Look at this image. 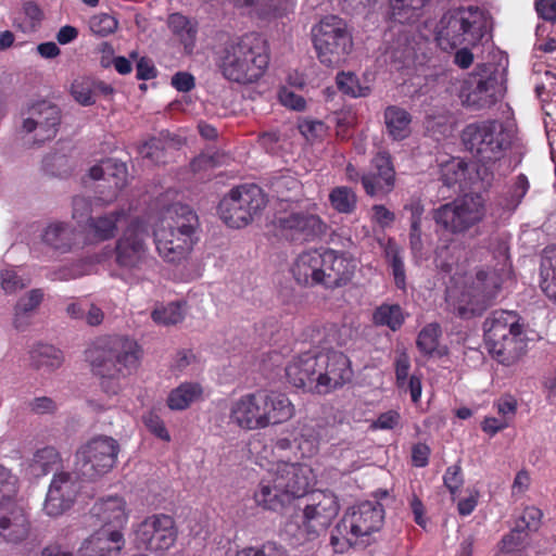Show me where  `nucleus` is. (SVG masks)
Segmentation results:
<instances>
[{
	"instance_id": "aec40b11",
	"label": "nucleus",
	"mask_w": 556,
	"mask_h": 556,
	"mask_svg": "<svg viewBox=\"0 0 556 556\" xmlns=\"http://www.w3.org/2000/svg\"><path fill=\"white\" fill-rule=\"evenodd\" d=\"M269 472L275 476L290 501L304 496L314 481L312 468L300 463L278 462L271 466Z\"/></svg>"
},
{
	"instance_id": "603ef678",
	"label": "nucleus",
	"mask_w": 556,
	"mask_h": 556,
	"mask_svg": "<svg viewBox=\"0 0 556 556\" xmlns=\"http://www.w3.org/2000/svg\"><path fill=\"white\" fill-rule=\"evenodd\" d=\"M20 481L11 469L0 464V505L17 501Z\"/></svg>"
},
{
	"instance_id": "a19ab883",
	"label": "nucleus",
	"mask_w": 556,
	"mask_h": 556,
	"mask_svg": "<svg viewBox=\"0 0 556 556\" xmlns=\"http://www.w3.org/2000/svg\"><path fill=\"white\" fill-rule=\"evenodd\" d=\"M406 316L400 304L382 303L374 311L372 323L395 332L402 328Z\"/></svg>"
},
{
	"instance_id": "f8f14e48",
	"label": "nucleus",
	"mask_w": 556,
	"mask_h": 556,
	"mask_svg": "<svg viewBox=\"0 0 556 556\" xmlns=\"http://www.w3.org/2000/svg\"><path fill=\"white\" fill-rule=\"evenodd\" d=\"M316 210V203L304 202L286 208H276L273 224L287 239L314 241L327 231V225Z\"/></svg>"
},
{
	"instance_id": "412c9836",
	"label": "nucleus",
	"mask_w": 556,
	"mask_h": 556,
	"mask_svg": "<svg viewBox=\"0 0 556 556\" xmlns=\"http://www.w3.org/2000/svg\"><path fill=\"white\" fill-rule=\"evenodd\" d=\"M478 285H465L448 287L446 289V303L450 309L460 318H470L482 315L486 308L485 294L482 288L480 274L477 276Z\"/></svg>"
},
{
	"instance_id": "c85d7f7f",
	"label": "nucleus",
	"mask_w": 556,
	"mask_h": 556,
	"mask_svg": "<svg viewBox=\"0 0 556 556\" xmlns=\"http://www.w3.org/2000/svg\"><path fill=\"white\" fill-rule=\"evenodd\" d=\"M90 513L103 528L108 526L122 528L128 519L126 503L118 496H110L98 501Z\"/></svg>"
},
{
	"instance_id": "f3484780",
	"label": "nucleus",
	"mask_w": 556,
	"mask_h": 556,
	"mask_svg": "<svg viewBox=\"0 0 556 556\" xmlns=\"http://www.w3.org/2000/svg\"><path fill=\"white\" fill-rule=\"evenodd\" d=\"M178 531L175 520L165 514L147 517L135 530L136 544L151 552H166L174 546Z\"/></svg>"
},
{
	"instance_id": "c9c22d12",
	"label": "nucleus",
	"mask_w": 556,
	"mask_h": 556,
	"mask_svg": "<svg viewBox=\"0 0 556 556\" xmlns=\"http://www.w3.org/2000/svg\"><path fill=\"white\" fill-rule=\"evenodd\" d=\"M540 287L544 294L556 303V248L543 251L540 265Z\"/></svg>"
},
{
	"instance_id": "20e7f679",
	"label": "nucleus",
	"mask_w": 556,
	"mask_h": 556,
	"mask_svg": "<svg viewBox=\"0 0 556 556\" xmlns=\"http://www.w3.org/2000/svg\"><path fill=\"white\" fill-rule=\"evenodd\" d=\"M215 63L227 80L240 85L253 84L268 67L267 41L258 33H248L231 39L216 51Z\"/></svg>"
},
{
	"instance_id": "f257e3e1",
	"label": "nucleus",
	"mask_w": 556,
	"mask_h": 556,
	"mask_svg": "<svg viewBox=\"0 0 556 556\" xmlns=\"http://www.w3.org/2000/svg\"><path fill=\"white\" fill-rule=\"evenodd\" d=\"M508 63V55L504 51H489V112L495 116L489 122V163H498L496 170L500 175L515 168L507 155L516 134L514 113L510 105L503 101L507 91Z\"/></svg>"
},
{
	"instance_id": "0eeeda50",
	"label": "nucleus",
	"mask_w": 556,
	"mask_h": 556,
	"mask_svg": "<svg viewBox=\"0 0 556 556\" xmlns=\"http://www.w3.org/2000/svg\"><path fill=\"white\" fill-rule=\"evenodd\" d=\"M489 353L502 365L513 366L527 353L528 326L514 311H494L489 317Z\"/></svg>"
},
{
	"instance_id": "3c124183",
	"label": "nucleus",
	"mask_w": 556,
	"mask_h": 556,
	"mask_svg": "<svg viewBox=\"0 0 556 556\" xmlns=\"http://www.w3.org/2000/svg\"><path fill=\"white\" fill-rule=\"evenodd\" d=\"M329 201L332 208L340 214H352L357 205L355 192L345 186L333 188L329 193Z\"/></svg>"
},
{
	"instance_id": "13d9d810",
	"label": "nucleus",
	"mask_w": 556,
	"mask_h": 556,
	"mask_svg": "<svg viewBox=\"0 0 556 556\" xmlns=\"http://www.w3.org/2000/svg\"><path fill=\"white\" fill-rule=\"evenodd\" d=\"M386 252L387 256L390 258L394 282L399 289L404 290L406 286V276L401 252L393 244H389Z\"/></svg>"
},
{
	"instance_id": "b1692460",
	"label": "nucleus",
	"mask_w": 556,
	"mask_h": 556,
	"mask_svg": "<svg viewBox=\"0 0 556 556\" xmlns=\"http://www.w3.org/2000/svg\"><path fill=\"white\" fill-rule=\"evenodd\" d=\"M355 261L331 249L324 250L323 287L336 289L345 286L354 276Z\"/></svg>"
},
{
	"instance_id": "ddd939ff",
	"label": "nucleus",
	"mask_w": 556,
	"mask_h": 556,
	"mask_svg": "<svg viewBox=\"0 0 556 556\" xmlns=\"http://www.w3.org/2000/svg\"><path fill=\"white\" fill-rule=\"evenodd\" d=\"M485 215L484 198L468 193L432 211V219L439 231L460 235L478 224Z\"/></svg>"
},
{
	"instance_id": "774afa93",
	"label": "nucleus",
	"mask_w": 556,
	"mask_h": 556,
	"mask_svg": "<svg viewBox=\"0 0 556 556\" xmlns=\"http://www.w3.org/2000/svg\"><path fill=\"white\" fill-rule=\"evenodd\" d=\"M410 368V359L405 351H401L397 353L395 358V376H396V386L399 388H404L406 386V380L408 378V371Z\"/></svg>"
},
{
	"instance_id": "37998d69",
	"label": "nucleus",
	"mask_w": 556,
	"mask_h": 556,
	"mask_svg": "<svg viewBox=\"0 0 556 556\" xmlns=\"http://www.w3.org/2000/svg\"><path fill=\"white\" fill-rule=\"evenodd\" d=\"M485 138L486 125L484 123L468 125L462 135L465 148L482 164L484 163V152L486 151Z\"/></svg>"
},
{
	"instance_id": "5fc2aeb1",
	"label": "nucleus",
	"mask_w": 556,
	"mask_h": 556,
	"mask_svg": "<svg viewBox=\"0 0 556 556\" xmlns=\"http://www.w3.org/2000/svg\"><path fill=\"white\" fill-rule=\"evenodd\" d=\"M441 337V327L438 323L426 325L419 332L416 344L425 355H432L438 346Z\"/></svg>"
},
{
	"instance_id": "4be33fe9",
	"label": "nucleus",
	"mask_w": 556,
	"mask_h": 556,
	"mask_svg": "<svg viewBox=\"0 0 556 556\" xmlns=\"http://www.w3.org/2000/svg\"><path fill=\"white\" fill-rule=\"evenodd\" d=\"M79 489L76 476L68 472L54 475L43 504L45 513L51 517L62 515L72 506Z\"/></svg>"
},
{
	"instance_id": "ea45409f",
	"label": "nucleus",
	"mask_w": 556,
	"mask_h": 556,
	"mask_svg": "<svg viewBox=\"0 0 556 556\" xmlns=\"http://www.w3.org/2000/svg\"><path fill=\"white\" fill-rule=\"evenodd\" d=\"M497 417L489 418V435L507 428L514 420L517 410V401L511 395H504L493 405Z\"/></svg>"
},
{
	"instance_id": "393cba45",
	"label": "nucleus",
	"mask_w": 556,
	"mask_h": 556,
	"mask_svg": "<svg viewBox=\"0 0 556 556\" xmlns=\"http://www.w3.org/2000/svg\"><path fill=\"white\" fill-rule=\"evenodd\" d=\"M371 163L375 172L362 176V184L366 193L371 197L389 193L395 181V172L390 155L380 152L372 159Z\"/></svg>"
},
{
	"instance_id": "69168bd1",
	"label": "nucleus",
	"mask_w": 556,
	"mask_h": 556,
	"mask_svg": "<svg viewBox=\"0 0 556 556\" xmlns=\"http://www.w3.org/2000/svg\"><path fill=\"white\" fill-rule=\"evenodd\" d=\"M139 154L153 163H162L164 162L163 142L160 139L152 138L139 148Z\"/></svg>"
},
{
	"instance_id": "6ab92c4d",
	"label": "nucleus",
	"mask_w": 556,
	"mask_h": 556,
	"mask_svg": "<svg viewBox=\"0 0 556 556\" xmlns=\"http://www.w3.org/2000/svg\"><path fill=\"white\" fill-rule=\"evenodd\" d=\"M30 531V515L27 506L21 500L0 505L1 542L18 545L28 539Z\"/></svg>"
},
{
	"instance_id": "7c9ffc66",
	"label": "nucleus",
	"mask_w": 556,
	"mask_h": 556,
	"mask_svg": "<svg viewBox=\"0 0 556 556\" xmlns=\"http://www.w3.org/2000/svg\"><path fill=\"white\" fill-rule=\"evenodd\" d=\"M253 498L255 504L266 510L278 511L290 502L285 491L278 485L269 470L261 479Z\"/></svg>"
},
{
	"instance_id": "e433bc0d",
	"label": "nucleus",
	"mask_w": 556,
	"mask_h": 556,
	"mask_svg": "<svg viewBox=\"0 0 556 556\" xmlns=\"http://www.w3.org/2000/svg\"><path fill=\"white\" fill-rule=\"evenodd\" d=\"M167 25L172 33L177 36L184 45L185 50L191 53L197 41L198 24L187 16L174 13L168 16Z\"/></svg>"
},
{
	"instance_id": "9d476101",
	"label": "nucleus",
	"mask_w": 556,
	"mask_h": 556,
	"mask_svg": "<svg viewBox=\"0 0 556 556\" xmlns=\"http://www.w3.org/2000/svg\"><path fill=\"white\" fill-rule=\"evenodd\" d=\"M483 14L478 8L450 10L437 25L435 40L444 51H452L460 46H475L483 36Z\"/></svg>"
},
{
	"instance_id": "1a4fd4ad",
	"label": "nucleus",
	"mask_w": 556,
	"mask_h": 556,
	"mask_svg": "<svg viewBox=\"0 0 556 556\" xmlns=\"http://www.w3.org/2000/svg\"><path fill=\"white\" fill-rule=\"evenodd\" d=\"M337 496L329 491H315L308 496V503L300 519L290 520L285 526L287 535L293 539V544H304L315 540L325 531L339 513Z\"/></svg>"
},
{
	"instance_id": "2eb2a0df",
	"label": "nucleus",
	"mask_w": 556,
	"mask_h": 556,
	"mask_svg": "<svg viewBox=\"0 0 556 556\" xmlns=\"http://www.w3.org/2000/svg\"><path fill=\"white\" fill-rule=\"evenodd\" d=\"M267 200L256 185L233 188L219 203L220 218L232 228L247 226L265 206Z\"/></svg>"
},
{
	"instance_id": "dca6fc26",
	"label": "nucleus",
	"mask_w": 556,
	"mask_h": 556,
	"mask_svg": "<svg viewBox=\"0 0 556 556\" xmlns=\"http://www.w3.org/2000/svg\"><path fill=\"white\" fill-rule=\"evenodd\" d=\"M118 442L106 435L91 439L76 453V470L87 480H94L108 473L116 464Z\"/></svg>"
},
{
	"instance_id": "bf43d9fd",
	"label": "nucleus",
	"mask_w": 556,
	"mask_h": 556,
	"mask_svg": "<svg viewBox=\"0 0 556 556\" xmlns=\"http://www.w3.org/2000/svg\"><path fill=\"white\" fill-rule=\"evenodd\" d=\"M236 556H290L288 551L275 543L266 542L260 546H249L237 552Z\"/></svg>"
},
{
	"instance_id": "2f4dec72",
	"label": "nucleus",
	"mask_w": 556,
	"mask_h": 556,
	"mask_svg": "<svg viewBox=\"0 0 556 556\" xmlns=\"http://www.w3.org/2000/svg\"><path fill=\"white\" fill-rule=\"evenodd\" d=\"M296 0H233L237 8L260 18H280L291 13Z\"/></svg>"
},
{
	"instance_id": "e2e57ef3",
	"label": "nucleus",
	"mask_w": 556,
	"mask_h": 556,
	"mask_svg": "<svg viewBox=\"0 0 556 556\" xmlns=\"http://www.w3.org/2000/svg\"><path fill=\"white\" fill-rule=\"evenodd\" d=\"M29 283V280L22 277L15 268H5L1 271V285L5 292L13 293Z\"/></svg>"
},
{
	"instance_id": "f704fd0d",
	"label": "nucleus",
	"mask_w": 556,
	"mask_h": 556,
	"mask_svg": "<svg viewBox=\"0 0 556 556\" xmlns=\"http://www.w3.org/2000/svg\"><path fill=\"white\" fill-rule=\"evenodd\" d=\"M528 189L529 181L525 175L520 174L509 191V195L504 197L492 206V215L497 219H506L520 204Z\"/></svg>"
},
{
	"instance_id": "49530a36",
	"label": "nucleus",
	"mask_w": 556,
	"mask_h": 556,
	"mask_svg": "<svg viewBox=\"0 0 556 556\" xmlns=\"http://www.w3.org/2000/svg\"><path fill=\"white\" fill-rule=\"evenodd\" d=\"M30 361L37 369L53 370L63 363L62 352L50 344H38L30 351Z\"/></svg>"
},
{
	"instance_id": "a211bd4d",
	"label": "nucleus",
	"mask_w": 556,
	"mask_h": 556,
	"mask_svg": "<svg viewBox=\"0 0 556 556\" xmlns=\"http://www.w3.org/2000/svg\"><path fill=\"white\" fill-rule=\"evenodd\" d=\"M60 124V109L48 101H40L28 109L27 117L23 121L22 132L28 136V141L41 144L56 136Z\"/></svg>"
},
{
	"instance_id": "4468645a",
	"label": "nucleus",
	"mask_w": 556,
	"mask_h": 556,
	"mask_svg": "<svg viewBox=\"0 0 556 556\" xmlns=\"http://www.w3.org/2000/svg\"><path fill=\"white\" fill-rule=\"evenodd\" d=\"M149 237V227L143 219L132 220L121 238L116 241L115 262L119 268L142 279V271L150 266L153 260L149 256L146 240Z\"/></svg>"
},
{
	"instance_id": "a878e982",
	"label": "nucleus",
	"mask_w": 556,
	"mask_h": 556,
	"mask_svg": "<svg viewBox=\"0 0 556 556\" xmlns=\"http://www.w3.org/2000/svg\"><path fill=\"white\" fill-rule=\"evenodd\" d=\"M324 251L308 250L294 261L291 271L295 281L304 287L323 286Z\"/></svg>"
},
{
	"instance_id": "39448f33",
	"label": "nucleus",
	"mask_w": 556,
	"mask_h": 556,
	"mask_svg": "<svg viewBox=\"0 0 556 556\" xmlns=\"http://www.w3.org/2000/svg\"><path fill=\"white\" fill-rule=\"evenodd\" d=\"M198 228V216L188 205L167 207L153 231L159 255L172 264L188 260L199 240Z\"/></svg>"
},
{
	"instance_id": "6e6d98bb",
	"label": "nucleus",
	"mask_w": 556,
	"mask_h": 556,
	"mask_svg": "<svg viewBox=\"0 0 556 556\" xmlns=\"http://www.w3.org/2000/svg\"><path fill=\"white\" fill-rule=\"evenodd\" d=\"M468 165L460 159H452L446 162L441 169V179L447 187H452L456 184L462 185L465 179Z\"/></svg>"
},
{
	"instance_id": "5701e85b",
	"label": "nucleus",
	"mask_w": 556,
	"mask_h": 556,
	"mask_svg": "<svg viewBox=\"0 0 556 556\" xmlns=\"http://www.w3.org/2000/svg\"><path fill=\"white\" fill-rule=\"evenodd\" d=\"M318 356L316 345L292 359L286 366V377L293 387L308 389L314 392V383H317Z\"/></svg>"
},
{
	"instance_id": "052dcab7",
	"label": "nucleus",
	"mask_w": 556,
	"mask_h": 556,
	"mask_svg": "<svg viewBox=\"0 0 556 556\" xmlns=\"http://www.w3.org/2000/svg\"><path fill=\"white\" fill-rule=\"evenodd\" d=\"M528 534L514 527V529L506 534L501 542V549L506 553H519L525 549L527 545Z\"/></svg>"
},
{
	"instance_id": "7ed1b4c3",
	"label": "nucleus",
	"mask_w": 556,
	"mask_h": 556,
	"mask_svg": "<svg viewBox=\"0 0 556 556\" xmlns=\"http://www.w3.org/2000/svg\"><path fill=\"white\" fill-rule=\"evenodd\" d=\"M295 415V407L287 394L258 389L240 395L229 406V424L244 431H257L282 425Z\"/></svg>"
},
{
	"instance_id": "0e129e2a",
	"label": "nucleus",
	"mask_w": 556,
	"mask_h": 556,
	"mask_svg": "<svg viewBox=\"0 0 556 556\" xmlns=\"http://www.w3.org/2000/svg\"><path fill=\"white\" fill-rule=\"evenodd\" d=\"M89 24L92 33L99 36H108L117 28V21L105 13L92 16Z\"/></svg>"
},
{
	"instance_id": "79ce46f5",
	"label": "nucleus",
	"mask_w": 556,
	"mask_h": 556,
	"mask_svg": "<svg viewBox=\"0 0 556 556\" xmlns=\"http://www.w3.org/2000/svg\"><path fill=\"white\" fill-rule=\"evenodd\" d=\"M463 103L482 108L486 101V77L481 73L471 74L462 89Z\"/></svg>"
},
{
	"instance_id": "de8ad7c7",
	"label": "nucleus",
	"mask_w": 556,
	"mask_h": 556,
	"mask_svg": "<svg viewBox=\"0 0 556 556\" xmlns=\"http://www.w3.org/2000/svg\"><path fill=\"white\" fill-rule=\"evenodd\" d=\"M74 231L65 223H51L43 231L42 240L55 250L67 251L73 242Z\"/></svg>"
},
{
	"instance_id": "864d4df0",
	"label": "nucleus",
	"mask_w": 556,
	"mask_h": 556,
	"mask_svg": "<svg viewBox=\"0 0 556 556\" xmlns=\"http://www.w3.org/2000/svg\"><path fill=\"white\" fill-rule=\"evenodd\" d=\"M338 89L352 98L366 97L369 94L370 89L368 86H363L358 77L352 72H341L336 77Z\"/></svg>"
},
{
	"instance_id": "4d7b16f0",
	"label": "nucleus",
	"mask_w": 556,
	"mask_h": 556,
	"mask_svg": "<svg viewBox=\"0 0 556 556\" xmlns=\"http://www.w3.org/2000/svg\"><path fill=\"white\" fill-rule=\"evenodd\" d=\"M543 513L535 506H526L515 520V527L527 532H536L542 525Z\"/></svg>"
},
{
	"instance_id": "09e8293b",
	"label": "nucleus",
	"mask_w": 556,
	"mask_h": 556,
	"mask_svg": "<svg viewBox=\"0 0 556 556\" xmlns=\"http://www.w3.org/2000/svg\"><path fill=\"white\" fill-rule=\"evenodd\" d=\"M43 292L40 289H33L25 296L21 298L15 306L14 327L18 330L28 325V313L34 311L42 301Z\"/></svg>"
},
{
	"instance_id": "9b49d317",
	"label": "nucleus",
	"mask_w": 556,
	"mask_h": 556,
	"mask_svg": "<svg viewBox=\"0 0 556 556\" xmlns=\"http://www.w3.org/2000/svg\"><path fill=\"white\" fill-rule=\"evenodd\" d=\"M312 39L319 62L328 67L340 65L353 50L352 33L337 15H327L314 25Z\"/></svg>"
},
{
	"instance_id": "f03ea898",
	"label": "nucleus",
	"mask_w": 556,
	"mask_h": 556,
	"mask_svg": "<svg viewBox=\"0 0 556 556\" xmlns=\"http://www.w3.org/2000/svg\"><path fill=\"white\" fill-rule=\"evenodd\" d=\"M136 340L124 336L101 337L85 352L92 374L99 378L101 390L115 396L122 390L121 378L135 369L141 358Z\"/></svg>"
},
{
	"instance_id": "4c0bfd02",
	"label": "nucleus",
	"mask_w": 556,
	"mask_h": 556,
	"mask_svg": "<svg viewBox=\"0 0 556 556\" xmlns=\"http://www.w3.org/2000/svg\"><path fill=\"white\" fill-rule=\"evenodd\" d=\"M387 131L394 140H403L410 134V114L399 106L390 105L384 111Z\"/></svg>"
},
{
	"instance_id": "bb28decb",
	"label": "nucleus",
	"mask_w": 556,
	"mask_h": 556,
	"mask_svg": "<svg viewBox=\"0 0 556 556\" xmlns=\"http://www.w3.org/2000/svg\"><path fill=\"white\" fill-rule=\"evenodd\" d=\"M125 545L117 529L101 528L86 540L79 548L80 556H117Z\"/></svg>"
},
{
	"instance_id": "58836bf2",
	"label": "nucleus",
	"mask_w": 556,
	"mask_h": 556,
	"mask_svg": "<svg viewBox=\"0 0 556 556\" xmlns=\"http://www.w3.org/2000/svg\"><path fill=\"white\" fill-rule=\"evenodd\" d=\"M203 388L197 382H184L173 389L167 397V405L172 410L187 409L192 403L202 397Z\"/></svg>"
},
{
	"instance_id": "6e6552de",
	"label": "nucleus",
	"mask_w": 556,
	"mask_h": 556,
	"mask_svg": "<svg viewBox=\"0 0 556 556\" xmlns=\"http://www.w3.org/2000/svg\"><path fill=\"white\" fill-rule=\"evenodd\" d=\"M384 518L383 506L378 502H362L344 514L330 535L334 553L343 554L358 540L380 530Z\"/></svg>"
},
{
	"instance_id": "473e14b6",
	"label": "nucleus",
	"mask_w": 556,
	"mask_h": 556,
	"mask_svg": "<svg viewBox=\"0 0 556 556\" xmlns=\"http://www.w3.org/2000/svg\"><path fill=\"white\" fill-rule=\"evenodd\" d=\"M89 177L93 180L104 179L113 184L114 192L109 201L116 198L117 191L122 190L127 182V167L125 163L115 159H106L89 169Z\"/></svg>"
},
{
	"instance_id": "a18cd8bd",
	"label": "nucleus",
	"mask_w": 556,
	"mask_h": 556,
	"mask_svg": "<svg viewBox=\"0 0 556 556\" xmlns=\"http://www.w3.org/2000/svg\"><path fill=\"white\" fill-rule=\"evenodd\" d=\"M59 463V452L52 446H45L34 454L28 465L29 473L35 478L43 477L52 471Z\"/></svg>"
},
{
	"instance_id": "cd10ccee",
	"label": "nucleus",
	"mask_w": 556,
	"mask_h": 556,
	"mask_svg": "<svg viewBox=\"0 0 556 556\" xmlns=\"http://www.w3.org/2000/svg\"><path fill=\"white\" fill-rule=\"evenodd\" d=\"M493 256L496 263L492 276H489V298L496 296L502 290H507L514 285L508 244L505 240L497 243Z\"/></svg>"
},
{
	"instance_id": "8fccbe9b",
	"label": "nucleus",
	"mask_w": 556,
	"mask_h": 556,
	"mask_svg": "<svg viewBox=\"0 0 556 556\" xmlns=\"http://www.w3.org/2000/svg\"><path fill=\"white\" fill-rule=\"evenodd\" d=\"M186 312L185 302H170L166 305H157L151 313L152 320L161 326L176 325L184 319Z\"/></svg>"
},
{
	"instance_id": "72a5a7b5",
	"label": "nucleus",
	"mask_w": 556,
	"mask_h": 556,
	"mask_svg": "<svg viewBox=\"0 0 556 556\" xmlns=\"http://www.w3.org/2000/svg\"><path fill=\"white\" fill-rule=\"evenodd\" d=\"M126 216L124 210H117L97 217H89L86 224L87 233L97 241H106L115 237L117 225Z\"/></svg>"
},
{
	"instance_id": "423d86ee",
	"label": "nucleus",
	"mask_w": 556,
	"mask_h": 556,
	"mask_svg": "<svg viewBox=\"0 0 556 556\" xmlns=\"http://www.w3.org/2000/svg\"><path fill=\"white\" fill-rule=\"evenodd\" d=\"M309 337L313 344H316L318 356L314 392L328 394L351 382L354 372L350 358L343 352L329 348L337 341V327L333 324L313 326Z\"/></svg>"
},
{
	"instance_id": "c756f323",
	"label": "nucleus",
	"mask_w": 556,
	"mask_h": 556,
	"mask_svg": "<svg viewBox=\"0 0 556 556\" xmlns=\"http://www.w3.org/2000/svg\"><path fill=\"white\" fill-rule=\"evenodd\" d=\"M273 198L276 199V208H286L303 201L302 184L290 174L274 177L269 186Z\"/></svg>"
},
{
	"instance_id": "c03bdc74",
	"label": "nucleus",
	"mask_w": 556,
	"mask_h": 556,
	"mask_svg": "<svg viewBox=\"0 0 556 556\" xmlns=\"http://www.w3.org/2000/svg\"><path fill=\"white\" fill-rule=\"evenodd\" d=\"M430 0H390V13L394 21L413 23L421 15Z\"/></svg>"
},
{
	"instance_id": "680f3d73",
	"label": "nucleus",
	"mask_w": 556,
	"mask_h": 556,
	"mask_svg": "<svg viewBox=\"0 0 556 556\" xmlns=\"http://www.w3.org/2000/svg\"><path fill=\"white\" fill-rule=\"evenodd\" d=\"M23 20L18 27L24 33L34 31L42 20V12L40 8L34 2H26L23 5Z\"/></svg>"
},
{
	"instance_id": "338daca9",
	"label": "nucleus",
	"mask_w": 556,
	"mask_h": 556,
	"mask_svg": "<svg viewBox=\"0 0 556 556\" xmlns=\"http://www.w3.org/2000/svg\"><path fill=\"white\" fill-rule=\"evenodd\" d=\"M143 422L146 427L159 439L168 442L170 435L165 427L164 421L154 413H148L143 416Z\"/></svg>"
}]
</instances>
